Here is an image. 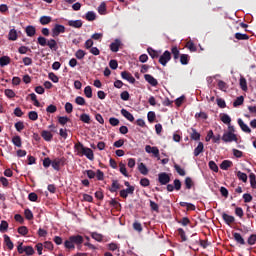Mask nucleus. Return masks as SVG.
Masks as SVG:
<instances>
[{"label":"nucleus","instance_id":"20e7f679","mask_svg":"<svg viewBox=\"0 0 256 256\" xmlns=\"http://www.w3.org/2000/svg\"><path fill=\"white\" fill-rule=\"evenodd\" d=\"M169 61H171V53L168 50H166L159 57L158 63H160V65H163V67H166Z\"/></svg>","mask_w":256,"mask_h":256},{"label":"nucleus","instance_id":"13d9d810","mask_svg":"<svg viewBox=\"0 0 256 256\" xmlns=\"http://www.w3.org/2000/svg\"><path fill=\"white\" fill-rule=\"evenodd\" d=\"M178 223L183 227H187V225H191V220H189V218L187 217H183L181 220L178 221Z\"/></svg>","mask_w":256,"mask_h":256},{"label":"nucleus","instance_id":"49530a36","mask_svg":"<svg viewBox=\"0 0 256 256\" xmlns=\"http://www.w3.org/2000/svg\"><path fill=\"white\" fill-rule=\"evenodd\" d=\"M14 127H15L16 131L21 133V131H23V129H25V124L23 123V121H19L14 124Z\"/></svg>","mask_w":256,"mask_h":256},{"label":"nucleus","instance_id":"6ab92c4d","mask_svg":"<svg viewBox=\"0 0 256 256\" xmlns=\"http://www.w3.org/2000/svg\"><path fill=\"white\" fill-rule=\"evenodd\" d=\"M205 149V146L203 145V142H199L198 146L194 149V157H199L201 153H203Z\"/></svg>","mask_w":256,"mask_h":256},{"label":"nucleus","instance_id":"4468645a","mask_svg":"<svg viewBox=\"0 0 256 256\" xmlns=\"http://www.w3.org/2000/svg\"><path fill=\"white\" fill-rule=\"evenodd\" d=\"M119 47H121V40L116 39L110 44V51H112V53H117V51H119Z\"/></svg>","mask_w":256,"mask_h":256},{"label":"nucleus","instance_id":"7ed1b4c3","mask_svg":"<svg viewBox=\"0 0 256 256\" xmlns=\"http://www.w3.org/2000/svg\"><path fill=\"white\" fill-rule=\"evenodd\" d=\"M237 140V135L231 131L225 132L222 136L224 143H233V141L237 142Z\"/></svg>","mask_w":256,"mask_h":256},{"label":"nucleus","instance_id":"c756f323","mask_svg":"<svg viewBox=\"0 0 256 256\" xmlns=\"http://www.w3.org/2000/svg\"><path fill=\"white\" fill-rule=\"evenodd\" d=\"M186 49H189L191 53H195L197 51V46H195V43L193 41H188L185 45Z\"/></svg>","mask_w":256,"mask_h":256},{"label":"nucleus","instance_id":"de8ad7c7","mask_svg":"<svg viewBox=\"0 0 256 256\" xmlns=\"http://www.w3.org/2000/svg\"><path fill=\"white\" fill-rule=\"evenodd\" d=\"M120 173L124 175V177H129V174L127 173V168L125 167V163L120 162L119 163Z\"/></svg>","mask_w":256,"mask_h":256},{"label":"nucleus","instance_id":"473e14b6","mask_svg":"<svg viewBox=\"0 0 256 256\" xmlns=\"http://www.w3.org/2000/svg\"><path fill=\"white\" fill-rule=\"evenodd\" d=\"M171 53L173 55L174 61H177V59H179V55H181L179 52V48H177V46H173L171 48Z\"/></svg>","mask_w":256,"mask_h":256},{"label":"nucleus","instance_id":"052dcab7","mask_svg":"<svg viewBox=\"0 0 256 256\" xmlns=\"http://www.w3.org/2000/svg\"><path fill=\"white\" fill-rule=\"evenodd\" d=\"M240 87L242 91H247V79L245 77L240 78Z\"/></svg>","mask_w":256,"mask_h":256},{"label":"nucleus","instance_id":"2eb2a0df","mask_svg":"<svg viewBox=\"0 0 256 256\" xmlns=\"http://www.w3.org/2000/svg\"><path fill=\"white\" fill-rule=\"evenodd\" d=\"M41 137L44 139V141H47V142L53 141V134L51 131L43 130L41 132Z\"/></svg>","mask_w":256,"mask_h":256},{"label":"nucleus","instance_id":"a211bd4d","mask_svg":"<svg viewBox=\"0 0 256 256\" xmlns=\"http://www.w3.org/2000/svg\"><path fill=\"white\" fill-rule=\"evenodd\" d=\"M4 243L6 247L9 249V251H13V241H11V237H9L7 234L4 235Z\"/></svg>","mask_w":256,"mask_h":256},{"label":"nucleus","instance_id":"774afa93","mask_svg":"<svg viewBox=\"0 0 256 256\" xmlns=\"http://www.w3.org/2000/svg\"><path fill=\"white\" fill-rule=\"evenodd\" d=\"M147 117H148L149 123H153V121H155L157 116L155 115V112L150 111L148 112Z\"/></svg>","mask_w":256,"mask_h":256},{"label":"nucleus","instance_id":"9d476101","mask_svg":"<svg viewBox=\"0 0 256 256\" xmlns=\"http://www.w3.org/2000/svg\"><path fill=\"white\" fill-rule=\"evenodd\" d=\"M121 77L125 81H128V83H132V84L135 83V77H133V75L130 72L122 71Z\"/></svg>","mask_w":256,"mask_h":256},{"label":"nucleus","instance_id":"a18cd8bd","mask_svg":"<svg viewBox=\"0 0 256 256\" xmlns=\"http://www.w3.org/2000/svg\"><path fill=\"white\" fill-rule=\"evenodd\" d=\"M28 118L30 119V121H37L39 119V114H37L36 111H30L28 113Z\"/></svg>","mask_w":256,"mask_h":256},{"label":"nucleus","instance_id":"39448f33","mask_svg":"<svg viewBox=\"0 0 256 256\" xmlns=\"http://www.w3.org/2000/svg\"><path fill=\"white\" fill-rule=\"evenodd\" d=\"M66 28L61 24H55L52 28V37H59L61 33H65Z\"/></svg>","mask_w":256,"mask_h":256},{"label":"nucleus","instance_id":"79ce46f5","mask_svg":"<svg viewBox=\"0 0 256 256\" xmlns=\"http://www.w3.org/2000/svg\"><path fill=\"white\" fill-rule=\"evenodd\" d=\"M84 94L88 99H91V97H93V89L91 88V86H86L84 88Z\"/></svg>","mask_w":256,"mask_h":256},{"label":"nucleus","instance_id":"5fc2aeb1","mask_svg":"<svg viewBox=\"0 0 256 256\" xmlns=\"http://www.w3.org/2000/svg\"><path fill=\"white\" fill-rule=\"evenodd\" d=\"M92 239H94L95 241H98V243H101L103 241V236L97 232H93L91 234Z\"/></svg>","mask_w":256,"mask_h":256},{"label":"nucleus","instance_id":"cd10ccee","mask_svg":"<svg viewBox=\"0 0 256 256\" xmlns=\"http://www.w3.org/2000/svg\"><path fill=\"white\" fill-rule=\"evenodd\" d=\"M138 170L141 173V175H148L149 174V169L144 163H140L138 165Z\"/></svg>","mask_w":256,"mask_h":256},{"label":"nucleus","instance_id":"b1692460","mask_svg":"<svg viewBox=\"0 0 256 256\" xmlns=\"http://www.w3.org/2000/svg\"><path fill=\"white\" fill-rule=\"evenodd\" d=\"M232 166H233V162L231 160H224L220 164V169H222L223 171H227V169H229V167H232Z\"/></svg>","mask_w":256,"mask_h":256},{"label":"nucleus","instance_id":"37998d69","mask_svg":"<svg viewBox=\"0 0 256 256\" xmlns=\"http://www.w3.org/2000/svg\"><path fill=\"white\" fill-rule=\"evenodd\" d=\"M7 229H9V223H7L5 220H2L0 224V232L6 233Z\"/></svg>","mask_w":256,"mask_h":256},{"label":"nucleus","instance_id":"f704fd0d","mask_svg":"<svg viewBox=\"0 0 256 256\" xmlns=\"http://www.w3.org/2000/svg\"><path fill=\"white\" fill-rule=\"evenodd\" d=\"M12 143L15 147H22L23 143L21 141V136H14L12 138Z\"/></svg>","mask_w":256,"mask_h":256},{"label":"nucleus","instance_id":"f03ea898","mask_svg":"<svg viewBox=\"0 0 256 256\" xmlns=\"http://www.w3.org/2000/svg\"><path fill=\"white\" fill-rule=\"evenodd\" d=\"M65 163H67V158H55L52 160V169H54V171H61V167H65Z\"/></svg>","mask_w":256,"mask_h":256},{"label":"nucleus","instance_id":"f3484780","mask_svg":"<svg viewBox=\"0 0 256 256\" xmlns=\"http://www.w3.org/2000/svg\"><path fill=\"white\" fill-rule=\"evenodd\" d=\"M232 235L236 243H238L239 245H245V239L243 238V236H241V234L233 232Z\"/></svg>","mask_w":256,"mask_h":256},{"label":"nucleus","instance_id":"58836bf2","mask_svg":"<svg viewBox=\"0 0 256 256\" xmlns=\"http://www.w3.org/2000/svg\"><path fill=\"white\" fill-rule=\"evenodd\" d=\"M9 41H17V30L11 29L8 34Z\"/></svg>","mask_w":256,"mask_h":256},{"label":"nucleus","instance_id":"dca6fc26","mask_svg":"<svg viewBox=\"0 0 256 256\" xmlns=\"http://www.w3.org/2000/svg\"><path fill=\"white\" fill-rule=\"evenodd\" d=\"M121 189V184H119L118 180H112V185L109 188L110 193H117Z\"/></svg>","mask_w":256,"mask_h":256},{"label":"nucleus","instance_id":"72a5a7b5","mask_svg":"<svg viewBox=\"0 0 256 256\" xmlns=\"http://www.w3.org/2000/svg\"><path fill=\"white\" fill-rule=\"evenodd\" d=\"M39 21L41 25H49V23L52 21V18L51 16H41Z\"/></svg>","mask_w":256,"mask_h":256},{"label":"nucleus","instance_id":"7c9ffc66","mask_svg":"<svg viewBox=\"0 0 256 256\" xmlns=\"http://www.w3.org/2000/svg\"><path fill=\"white\" fill-rule=\"evenodd\" d=\"M189 54H182L180 55V63L181 65H189Z\"/></svg>","mask_w":256,"mask_h":256},{"label":"nucleus","instance_id":"69168bd1","mask_svg":"<svg viewBox=\"0 0 256 256\" xmlns=\"http://www.w3.org/2000/svg\"><path fill=\"white\" fill-rule=\"evenodd\" d=\"M248 245H255L256 243V234H252L247 239Z\"/></svg>","mask_w":256,"mask_h":256},{"label":"nucleus","instance_id":"e2e57ef3","mask_svg":"<svg viewBox=\"0 0 256 256\" xmlns=\"http://www.w3.org/2000/svg\"><path fill=\"white\" fill-rule=\"evenodd\" d=\"M133 230L138 231V233H141V231H143V226L141 225L140 222L136 221L133 223Z\"/></svg>","mask_w":256,"mask_h":256},{"label":"nucleus","instance_id":"8fccbe9b","mask_svg":"<svg viewBox=\"0 0 256 256\" xmlns=\"http://www.w3.org/2000/svg\"><path fill=\"white\" fill-rule=\"evenodd\" d=\"M249 179H250V185H251L252 189H256V175H255V173H251L249 175Z\"/></svg>","mask_w":256,"mask_h":256},{"label":"nucleus","instance_id":"6e6d98bb","mask_svg":"<svg viewBox=\"0 0 256 256\" xmlns=\"http://www.w3.org/2000/svg\"><path fill=\"white\" fill-rule=\"evenodd\" d=\"M47 38L43 37V36H40L37 38V43L38 45H41V47H45L47 46Z\"/></svg>","mask_w":256,"mask_h":256},{"label":"nucleus","instance_id":"1a4fd4ad","mask_svg":"<svg viewBox=\"0 0 256 256\" xmlns=\"http://www.w3.org/2000/svg\"><path fill=\"white\" fill-rule=\"evenodd\" d=\"M144 79L152 87H157V85H159V82L157 81V79H155V77H153L151 74H145Z\"/></svg>","mask_w":256,"mask_h":256},{"label":"nucleus","instance_id":"f257e3e1","mask_svg":"<svg viewBox=\"0 0 256 256\" xmlns=\"http://www.w3.org/2000/svg\"><path fill=\"white\" fill-rule=\"evenodd\" d=\"M83 236L81 235H72L65 242L64 247L66 249H75V245H77L78 249H81V245H83Z\"/></svg>","mask_w":256,"mask_h":256},{"label":"nucleus","instance_id":"9b49d317","mask_svg":"<svg viewBox=\"0 0 256 256\" xmlns=\"http://www.w3.org/2000/svg\"><path fill=\"white\" fill-rule=\"evenodd\" d=\"M121 115L125 117L127 121H130V123H133V121H135V117L133 116V114H131V112L127 111V109L125 108H122Z\"/></svg>","mask_w":256,"mask_h":256},{"label":"nucleus","instance_id":"c03bdc74","mask_svg":"<svg viewBox=\"0 0 256 256\" xmlns=\"http://www.w3.org/2000/svg\"><path fill=\"white\" fill-rule=\"evenodd\" d=\"M245 101V98L243 96H239L236 98V100L233 102V107H239V105H243Z\"/></svg>","mask_w":256,"mask_h":256},{"label":"nucleus","instance_id":"0eeeda50","mask_svg":"<svg viewBox=\"0 0 256 256\" xmlns=\"http://www.w3.org/2000/svg\"><path fill=\"white\" fill-rule=\"evenodd\" d=\"M145 151L146 153H152L156 159H161V156L159 154V148L157 146H151V145H146L145 146Z\"/></svg>","mask_w":256,"mask_h":256},{"label":"nucleus","instance_id":"e433bc0d","mask_svg":"<svg viewBox=\"0 0 256 256\" xmlns=\"http://www.w3.org/2000/svg\"><path fill=\"white\" fill-rule=\"evenodd\" d=\"M69 121H71V119H69V117H67V116L58 117V123L61 124L63 127H65V125H67V123H69Z\"/></svg>","mask_w":256,"mask_h":256},{"label":"nucleus","instance_id":"a878e982","mask_svg":"<svg viewBox=\"0 0 256 256\" xmlns=\"http://www.w3.org/2000/svg\"><path fill=\"white\" fill-rule=\"evenodd\" d=\"M192 133L190 134V138L193 141H199V139H201V134L199 132H197V130L195 128H191Z\"/></svg>","mask_w":256,"mask_h":256},{"label":"nucleus","instance_id":"338daca9","mask_svg":"<svg viewBox=\"0 0 256 256\" xmlns=\"http://www.w3.org/2000/svg\"><path fill=\"white\" fill-rule=\"evenodd\" d=\"M75 103H76V105H81V106H83V105H85V98H83V97H81V96H77L76 98H75Z\"/></svg>","mask_w":256,"mask_h":256},{"label":"nucleus","instance_id":"3c124183","mask_svg":"<svg viewBox=\"0 0 256 256\" xmlns=\"http://www.w3.org/2000/svg\"><path fill=\"white\" fill-rule=\"evenodd\" d=\"M97 19V15H95V12L89 11L86 13V20L87 21H95Z\"/></svg>","mask_w":256,"mask_h":256},{"label":"nucleus","instance_id":"680f3d73","mask_svg":"<svg viewBox=\"0 0 256 256\" xmlns=\"http://www.w3.org/2000/svg\"><path fill=\"white\" fill-rule=\"evenodd\" d=\"M24 215L28 221L33 219V212L29 208L24 210Z\"/></svg>","mask_w":256,"mask_h":256},{"label":"nucleus","instance_id":"0e129e2a","mask_svg":"<svg viewBox=\"0 0 256 256\" xmlns=\"http://www.w3.org/2000/svg\"><path fill=\"white\" fill-rule=\"evenodd\" d=\"M48 77H49L50 81H52L53 83H59V77L55 73L50 72L48 74Z\"/></svg>","mask_w":256,"mask_h":256},{"label":"nucleus","instance_id":"c9c22d12","mask_svg":"<svg viewBox=\"0 0 256 256\" xmlns=\"http://www.w3.org/2000/svg\"><path fill=\"white\" fill-rule=\"evenodd\" d=\"M220 119L225 125H231V117L228 114H221Z\"/></svg>","mask_w":256,"mask_h":256},{"label":"nucleus","instance_id":"bf43d9fd","mask_svg":"<svg viewBox=\"0 0 256 256\" xmlns=\"http://www.w3.org/2000/svg\"><path fill=\"white\" fill-rule=\"evenodd\" d=\"M18 233H19V235H23V237H25V235H27V233H29V229H27V226H20L18 228Z\"/></svg>","mask_w":256,"mask_h":256},{"label":"nucleus","instance_id":"a19ab883","mask_svg":"<svg viewBox=\"0 0 256 256\" xmlns=\"http://www.w3.org/2000/svg\"><path fill=\"white\" fill-rule=\"evenodd\" d=\"M174 169L176 173H178V175H180L181 177H185L186 175L185 169L181 168V166H179L178 164H175Z\"/></svg>","mask_w":256,"mask_h":256},{"label":"nucleus","instance_id":"c85d7f7f","mask_svg":"<svg viewBox=\"0 0 256 256\" xmlns=\"http://www.w3.org/2000/svg\"><path fill=\"white\" fill-rule=\"evenodd\" d=\"M186 189H191L195 186V182H193V179L191 177H186L184 181Z\"/></svg>","mask_w":256,"mask_h":256},{"label":"nucleus","instance_id":"393cba45","mask_svg":"<svg viewBox=\"0 0 256 256\" xmlns=\"http://www.w3.org/2000/svg\"><path fill=\"white\" fill-rule=\"evenodd\" d=\"M84 156L89 159V161H93L95 159V154L93 153V150L91 148H86L84 151Z\"/></svg>","mask_w":256,"mask_h":256},{"label":"nucleus","instance_id":"f8f14e48","mask_svg":"<svg viewBox=\"0 0 256 256\" xmlns=\"http://www.w3.org/2000/svg\"><path fill=\"white\" fill-rule=\"evenodd\" d=\"M222 219L226 223V225H231V223H235V216H231L227 213H222Z\"/></svg>","mask_w":256,"mask_h":256},{"label":"nucleus","instance_id":"bb28decb","mask_svg":"<svg viewBox=\"0 0 256 256\" xmlns=\"http://www.w3.org/2000/svg\"><path fill=\"white\" fill-rule=\"evenodd\" d=\"M11 63V58L9 56L0 57V67H5Z\"/></svg>","mask_w":256,"mask_h":256},{"label":"nucleus","instance_id":"603ef678","mask_svg":"<svg viewBox=\"0 0 256 256\" xmlns=\"http://www.w3.org/2000/svg\"><path fill=\"white\" fill-rule=\"evenodd\" d=\"M24 253H26L27 256L35 255V249H33L32 246H24Z\"/></svg>","mask_w":256,"mask_h":256},{"label":"nucleus","instance_id":"5701e85b","mask_svg":"<svg viewBox=\"0 0 256 256\" xmlns=\"http://www.w3.org/2000/svg\"><path fill=\"white\" fill-rule=\"evenodd\" d=\"M147 53L150 55L152 59H158L160 52L153 49L152 47L147 48Z\"/></svg>","mask_w":256,"mask_h":256},{"label":"nucleus","instance_id":"6e6552de","mask_svg":"<svg viewBox=\"0 0 256 256\" xmlns=\"http://www.w3.org/2000/svg\"><path fill=\"white\" fill-rule=\"evenodd\" d=\"M74 149L75 151H77V155H79L80 157H83L87 147H84L83 143L78 142L74 145Z\"/></svg>","mask_w":256,"mask_h":256},{"label":"nucleus","instance_id":"ea45409f","mask_svg":"<svg viewBox=\"0 0 256 256\" xmlns=\"http://www.w3.org/2000/svg\"><path fill=\"white\" fill-rule=\"evenodd\" d=\"M235 39H237L238 41H247L249 39V35L237 32L235 34Z\"/></svg>","mask_w":256,"mask_h":256},{"label":"nucleus","instance_id":"4c0bfd02","mask_svg":"<svg viewBox=\"0 0 256 256\" xmlns=\"http://www.w3.org/2000/svg\"><path fill=\"white\" fill-rule=\"evenodd\" d=\"M85 55H87V52H85V50L79 49L75 52V57L76 59H79V60L85 59Z\"/></svg>","mask_w":256,"mask_h":256},{"label":"nucleus","instance_id":"4d7b16f0","mask_svg":"<svg viewBox=\"0 0 256 256\" xmlns=\"http://www.w3.org/2000/svg\"><path fill=\"white\" fill-rule=\"evenodd\" d=\"M237 177L240 181H243V183H247V174L243 173L241 171L237 172Z\"/></svg>","mask_w":256,"mask_h":256},{"label":"nucleus","instance_id":"423d86ee","mask_svg":"<svg viewBox=\"0 0 256 256\" xmlns=\"http://www.w3.org/2000/svg\"><path fill=\"white\" fill-rule=\"evenodd\" d=\"M158 181L160 185H167L171 182V176L167 172H161L158 174Z\"/></svg>","mask_w":256,"mask_h":256},{"label":"nucleus","instance_id":"412c9836","mask_svg":"<svg viewBox=\"0 0 256 256\" xmlns=\"http://www.w3.org/2000/svg\"><path fill=\"white\" fill-rule=\"evenodd\" d=\"M46 45L49 47V49H51V51H57V49H59V46H57V41L55 39L48 40Z\"/></svg>","mask_w":256,"mask_h":256},{"label":"nucleus","instance_id":"4be33fe9","mask_svg":"<svg viewBox=\"0 0 256 256\" xmlns=\"http://www.w3.org/2000/svg\"><path fill=\"white\" fill-rule=\"evenodd\" d=\"M25 31L27 37H35V33H37V29H35V26H27Z\"/></svg>","mask_w":256,"mask_h":256},{"label":"nucleus","instance_id":"864d4df0","mask_svg":"<svg viewBox=\"0 0 256 256\" xmlns=\"http://www.w3.org/2000/svg\"><path fill=\"white\" fill-rule=\"evenodd\" d=\"M107 11V5L105 4V2H102L99 7H98V13L100 15H105V12Z\"/></svg>","mask_w":256,"mask_h":256},{"label":"nucleus","instance_id":"09e8293b","mask_svg":"<svg viewBox=\"0 0 256 256\" xmlns=\"http://www.w3.org/2000/svg\"><path fill=\"white\" fill-rule=\"evenodd\" d=\"M31 53V48L27 47V46H20L18 48V53H20V55H27V52Z\"/></svg>","mask_w":256,"mask_h":256},{"label":"nucleus","instance_id":"ddd939ff","mask_svg":"<svg viewBox=\"0 0 256 256\" xmlns=\"http://www.w3.org/2000/svg\"><path fill=\"white\" fill-rule=\"evenodd\" d=\"M69 27H74V29H81L83 27V21L81 20H69Z\"/></svg>","mask_w":256,"mask_h":256},{"label":"nucleus","instance_id":"aec40b11","mask_svg":"<svg viewBox=\"0 0 256 256\" xmlns=\"http://www.w3.org/2000/svg\"><path fill=\"white\" fill-rule=\"evenodd\" d=\"M238 125H239L240 129H242V131H244V133H251V128H249V126L247 124H245V122H243L241 120V118L238 119Z\"/></svg>","mask_w":256,"mask_h":256},{"label":"nucleus","instance_id":"2f4dec72","mask_svg":"<svg viewBox=\"0 0 256 256\" xmlns=\"http://www.w3.org/2000/svg\"><path fill=\"white\" fill-rule=\"evenodd\" d=\"M80 121L89 125V123H91V116H89L87 113H83L80 115Z\"/></svg>","mask_w":256,"mask_h":256}]
</instances>
